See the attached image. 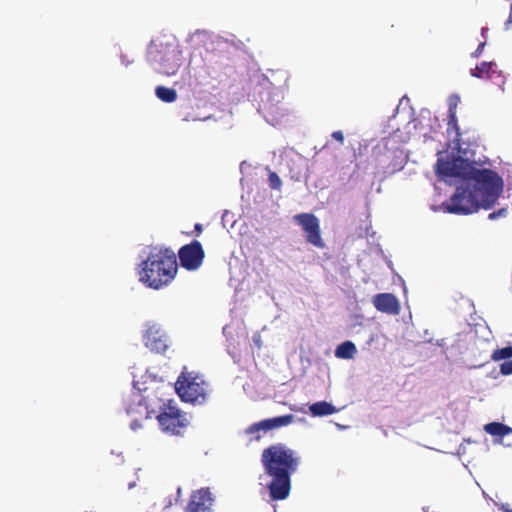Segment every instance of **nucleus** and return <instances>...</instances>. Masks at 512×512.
I'll return each mask as SVG.
<instances>
[{"mask_svg":"<svg viewBox=\"0 0 512 512\" xmlns=\"http://www.w3.org/2000/svg\"><path fill=\"white\" fill-rule=\"evenodd\" d=\"M484 431L492 436L504 437L512 433V428L500 422H490L484 425Z\"/></svg>","mask_w":512,"mask_h":512,"instance_id":"nucleus-17","label":"nucleus"},{"mask_svg":"<svg viewBox=\"0 0 512 512\" xmlns=\"http://www.w3.org/2000/svg\"><path fill=\"white\" fill-rule=\"evenodd\" d=\"M178 271L177 257L166 247H153L139 266V281L146 287L159 290L168 286Z\"/></svg>","mask_w":512,"mask_h":512,"instance_id":"nucleus-3","label":"nucleus"},{"mask_svg":"<svg viewBox=\"0 0 512 512\" xmlns=\"http://www.w3.org/2000/svg\"><path fill=\"white\" fill-rule=\"evenodd\" d=\"M130 428L133 431H137L138 429L142 428V423L139 420H133L130 423Z\"/></svg>","mask_w":512,"mask_h":512,"instance_id":"nucleus-30","label":"nucleus"},{"mask_svg":"<svg viewBox=\"0 0 512 512\" xmlns=\"http://www.w3.org/2000/svg\"><path fill=\"white\" fill-rule=\"evenodd\" d=\"M332 138L340 143H343V141H344V135H343L342 131H334L332 133Z\"/></svg>","mask_w":512,"mask_h":512,"instance_id":"nucleus-29","label":"nucleus"},{"mask_svg":"<svg viewBox=\"0 0 512 512\" xmlns=\"http://www.w3.org/2000/svg\"><path fill=\"white\" fill-rule=\"evenodd\" d=\"M459 97L454 95L449 98V109L448 113H456Z\"/></svg>","mask_w":512,"mask_h":512,"instance_id":"nucleus-25","label":"nucleus"},{"mask_svg":"<svg viewBox=\"0 0 512 512\" xmlns=\"http://www.w3.org/2000/svg\"><path fill=\"white\" fill-rule=\"evenodd\" d=\"M435 171L443 180L462 178L482 185L484 189L483 208L486 210L494 206L503 190V181L496 172L490 169H479L475 166V162L460 156L452 159L439 158Z\"/></svg>","mask_w":512,"mask_h":512,"instance_id":"nucleus-2","label":"nucleus"},{"mask_svg":"<svg viewBox=\"0 0 512 512\" xmlns=\"http://www.w3.org/2000/svg\"><path fill=\"white\" fill-rule=\"evenodd\" d=\"M356 353V346L351 341H345L339 344L335 349V356L339 359H352Z\"/></svg>","mask_w":512,"mask_h":512,"instance_id":"nucleus-18","label":"nucleus"},{"mask_svg":"<svg viewBox=\"0 0 512 512\" xmlns=\"http://www.w3.org/2000/svg\"><path fill=\"white\" fill-rule=\"evenodd\" d=\"M174 388L184 402L196 405L206 401V393L202 386H174Z\"/></svg>","mask_w":512,"mask_h":512,"instance_id":"nucleus-13","label":"nucleus"},{"mask_svg":"<svg viewBox=\"0 0 512 512\" xmlns=\"http://www.w3.org/2000/svg\"><path fill=\"white\" fill-rule=\"evenodd\" d=\"M294 221L299 224L309 244L317 248H324L325 244L321 237L319 219L312 213H300L294 216Z\"/></svg>","mask_w":512,"mask_h":512,"instance_id":"nucleus-8","label":"nucleus"},{"mask_svg":"<svg viewBox=\"0 0 512 512\" xmlns=\"http://www.w3.org/2000/svg\"><path fill=\"white\" fill-rule=\"evenodd\" d=\"M178 258L180 260V265L184 269L188 271H195L202 265L205 258V251L199 241L193 240L191 243L186 244L179 249Z\"/></svg>","mask_w":512,"mask_h":512,"instance_id":"nucleus-9","label":"nucleus"},{"mask_svg":"<svg viewBox=\"0 0 512 512\" xmlns=\"http://www.w3.org/2000/svg\"><path fill=\"white\" fill-rule=\"evenodd\" d=\"M494 66L495 63L493 62H481L471 70V75L477 78L489 77V73Z\"/></svg>","mask_w":512,"mask_h":512,"instance_id":"nucleus-20","label":"nucleus"},{"mask_svg":"<svg viewBox=\"0 0 512 512\" xmlns=\"http://www.w3.org/2000/svg\"><path fill=\"white\" fill-rule=\"evenodd\" d=\"M139 404L145 406L146 418L155 416L164 433L182 436L190 424L187 413L181 411L172 400L152 399L147 395L143 396Z\"/></svg>","mask_w":512,"mask_h":512,"instance_id":"nucleus-4","label":"nucleus"},{"mask_svg":"<svg viewBox=\"0 0 512 512\" xmlns=\"http://www.w3.org/2000/svg\"><path fill=\"white\" fill-rule=\"evenodd\" d=\"M155 94L158 99L165 103H172L177 99V91L175 89L161 85L156 87Z\"/></svg>","mask_w":512,"mask_h":512,"instance_id":"nucleus-19","label":"nucleus"},{"mask_svg":"<svg viewBox=\"0 0 512 512\" xmlns=\"http://www.w3.org/2000/svg\"><path fill=\"white\" fill-rule=\"evenodd\" d=\"M148 55L160 74L175 75L181 66L182 50L174 37L163 36L153 40Z\"/></svg>","mask_w":512,"mask_h":512,"instance_id":"nucleus-5","label":"nucleus"},{"mask_svg":"<svg viewBox=\"0 0 512 512\" xmlns=\"http://www.w3.org/2000/svg\"><path fill=\"white\" fill-rule=\"evenodd\" d=\"M269 187L273 190H280L282 187V181L278 174L274 171H269L268 174Z\"/></svg>","mask_w":512,"mask_h":512,"instance_id":"nucleus-23","label":"nucleus"},{"mask_svg":"<svg viewBox=\"0 0 512 512\" xmlns=\"http://www.w3.org/2000/svg\"><path fill=\"white\" fill-rule=\"evenodd\" d=\"M264 474L270 478L265 485L272 500H284L291 491V476L301 463L298 453L283 443L268 446L262 451Z\"/></svg>","mask_w":512,"mask_h":512,"instance_id":"nucleus-1","label":"nucleus"},{"mask_svg":"<svg viewBox=\"0 0 512 512\" xmlns=\"http://www.w3.org/2000/svg\"><path fill=\"white\" fill-rule=\"evenodd\" d=\"M491 357L495 361H500L503 359H510L512 357V346H506V347L494 350Z\"/></svg>","mask_w":512,"mask_h":512,"instance_id":"nucleus-22","label":"nucleus"},{"mask_svg":"<svg viewBox=\"0 0 512 512\" xmlns=\"http://www.w3.org/2000/svg\"><path fill=\"white\" fill-rule=\"evenodd\" d=\"M147 380L153 381V382H164L165 379L163 377H157V375L150 370H147Z\"/></svg>","mask_w":512,"mask_h":512,"instance_id":"nucleus-27","label":"nucleus"},{"mask_svg":"<svg viewBox=\"0 0 512 512\" xmlns=\"http://www.w3.org/2000/svg\"><path fill=\"white\" fill-rule=\"evenodd\" d=\"M213 501L209 488H201L191 494L187 512H210Z\"/></svg>","mask_w":512,"mask_h":512,"instance_id":"nucleus-11","label":"nucleus"},{"mask_svg":"<svg viewBox=\"0 0 512 512\" xmlns=\"http://www.w3.org/2000/svg\"><path fill=\"white\" fill-rule=\"evenodd\" d=\"M278 97V94H275L273 99H271L269 96L266 101L262 100V103L260 104L259 107V110L261 111L265 119L272 125L278 124L281 118L285 115L286 111L281 105H279L278 99L276 103L273 102V100Z\"/></svg>","mask_w":512,"mask_h":512,"instance_id":"nucleus-12","label":"nucleus"},{"mask_svg":"<svg viewBox=\"0 0 512 512\" xmlns=\"http://www.w3.org/2000/svg\"><path fill=\"white\" fill-rule=\"evenodd\" d=\"M373 305L375 308L383 313L395 315L399 313V302L397 298L390 293H380L373 297Z\"/></svg>","mask_w":512,"mask_h":512,"instance_id":"nucleus-14","label":"nucleus"},{"mask_svg":"<svg viewBox=\"0 0 512 512\" xmlns=\"http://www.w3.org/2000/svg\"><path fill=\"white\" fill-rule=\"evenodd\" d=\"M484 189L475 183L474 190L457 187L448 202L443 203V209L452 214L467 215L483 208Z\"/></svg>","mask_w":512,"mask_h":512,"instance_id":"nucleus-6","label":"nucleus"},{"mask_svg":"<svg viewBox=\"0 0 512 512\" xmlns=\"http://www.w3.org/2000/svg\"><path fill=\"white\" fill-rule=\"evenodd\" d=\"M507 214V209L501 208L498 211H494L488 215V219L495 220L498 217H504Z\"/></svg>","mask_w":512,"mask_h":512,"instance_id":"nucleus-26","label":"nucleus"},{"mask_svg":"<svg viewBox=\"0 0 512 512\" xmlns=\"http://www.w3.org/2000/svg\"><path fill=\"white\" fill-rule=\"evenodd\" d=\"M309 411L313 416L322 417L334 414L338 411V409L326 401H319L310 405Z\"/></svg>","mask_w":512,"mask_h":512,"instance_id":"nucleus-15","label":"nucleus"},{"mask_svg":"<svg viewBox=\"0 0 512 512\" xmlns=\"http://www.w3.org/2000/svg\"><path fill=\"white\" fill-rule=\"evenodd\" d=\"M139 392H146L147 391V387H145L143 390L141 389H138Z\"/></svg>","mask_w":512,"mask_h":512,"instance_id":"nucleus-33","label":"nucleus"},{"mask_svg":"<svg viewBox=\"0 0 512 512\" xmlns=\"http://www.w3.org/2000/svg\"><path fill=\"white\" fill-rule=\"evenodd\" d=\"M204 382L205 380L200 373L196 371L187 372L186 368H184L173 384H204Z\"/></svg>","mask_w":512,"mask_h":512,"instance_id":"nucleus-16","label":"nucleus"},{"mask_svg":"<svg viewBox=\"0 0 512 512\" xmlns=\"http://www.w3.org/2000/svg\"><path fill=\"white\" fill-rule=\"evenodd\" d=\"M294 418L295 416L293 414H287L274 418L264 419L248 426L245 430V433L248 435H253L255 440H259L261 438L259 434L260 431L267 432L273 429L288 426L293 423Z\"/></svg>","mask_w":512,"mask_h":512,"instance_id":"nucleus-10","label":"nucleus"},{"mask_svg":"<svg viewBox=\"0 0 512 512\" xmlns=\"http://www.w3.org/2000/svg\"><path fill=\"white\" fill-rule=\"evenodd\" d=\"M194 230L196 232V235L199 236L203 231V226L200 223H196L194 226Z\"/></svg>","mask_w":512,"mask_h":512,"instance_id":"nucleus-31","label":"nucleus"},{"mask_svg":"<svg viewBox=\"0 0 512 512\" xmlns=\"http://www.w3.org/2000/svg\"><path fill=\"white\" fill-rule=\"evenodd\" d=\"M500 372L503 375H510V374H512V360H508V361L503 362L500 365Z\"/></svg>","mask_w":512,"mask_h":512,"instance_id":"nucleus-24","label":"nucleus"},{"mask_svg":"<svg viewBox=\"0 0 512 512\" xmlns=\"http://www.w3.org/2000/svg\"><path fill=\"white\" fill-rule=\"evenodd\" d=\"M502 510L504 512H512V509H510L508 506H505V505L502 506Z\"/></svg>","mask_w":512,"mask_h":512,"instance_id":"nucleus-32","label":"nucleus"},{"mask_svg":"<svg viewBox=\"0 0 512 512\" xmlns=\"http://www.w3.org/2000/svg\"><path fill=\"white\" fill-rule=\"evenodd\" d=\"M142 340L144 346L156 354H164L170 346L167 333L156 323L146 325Z\"/></svg>","mask_w":512,"mask_h":512,"instance_id":"nucleus-7","label":"nucleus"},{"mask_svg":"<svg viewBox=\"0 0 512 512\" xmlns=\"http://www.w3.org/2000/svg\"><path fill=\"white\" fill-rule=\"evenodd\" d=\"M484 47H485V42H481L478 45L477 49L472 53V56L475 58H478L481 55V53L483 52Z\"/></svg>","mask_w":512,"mask_h":512,"instance_id":"nucleus-28","label":"nucleus"},{"mask_svg":"<svg viewBox=\"0 0 512 512\" xmlns=\"http://www.w3.org/2000/svg\"><path fill=\"white\" fill-rule=\"evenodd\" d=\"M447 130L450 132L453 130L455 132V138L454 141L457 143V145H460L461 142V133L460 128L458 125L457 115L456 113H448V123H447Z\"/></svg>","mask_w":512,"mask_h":512,"instance_id":"nucleus-21","label":"nucleus"}]
</instances>
